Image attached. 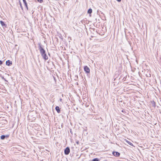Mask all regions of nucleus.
Instances as JSON below:
<instances>
[{
  "mask_svg": "<svg viewBox=\"0 0 161 161\" xmlns=\"http://www.w3.org/2000/svg\"><path fill=\"white\" fill-rule=\"evenodd\" d=\"M38 45L39 46V49L41 55L46 53V51L43 48L42 45L41 44V43H39Z\"/></svg>",
  "mask_w": 161,
  "mask_h": 161,
  "instance_id": "1",
  "label": "nucleus"
},
{
  "mask_svg": "<svg viewBox=\"0 0 161 161\" xmlns=\"http://www.w3.org/2000/svg\"><path fill=\"white\" fill-rule=\"evenodd\" d=\"M70 152L69 147H66L64 150V154L66 155H68L69 154Z\"/></svg>",
  "mask_w": 161,
  "mask_h": 161,
  "instance_id": "2",
  "label": "nucleus"
},
{
  "mask_svg": "<svg viewBox=\"0 0 161 161\" xmlns=\"http://www.w3.org/2000/svg\"><path fill=\"white\" fill-rule=\"evenodd\" d=\"M112 154L114 156L116 157H119L120 155V153L117 152H112Z\"/></svg>",
  "mask_w": 161,
  "mask_h": 161,
  "instance_id": "3",
  "label": "nucleus"
},
{
  "mask_svg": "<svg viewBox=\"0 0 161 161\" xmlns=\"http://www.w3.org/2000/svg\"><path fill=\"white\" fill-rule=\"evenodd\" d=\"M9 137V135H2L0 137V138L1 140H4L5 138H7Z\"/></svg>",
  "mask_w": 161,
  "mask_h": 161,
  "instance_id": "4",
  "label": "nucleus"
},
{
  "mask_svg": "<svg viewBox=\"0 0 161 161\" xmlns=\"http://www.w3.org/2000/svg\"><path fill=\"white\" fill-rule=\"evenodd\" d=\"M84 70L86 73H89L90 72V69L86 66L84 67Z\"/></svg>",
  "mask_w": 161,
  "mask_h": 161,
  "instance_id": "5",
  "label": "nucleus"
},
{
  "mask_svg": "<svg viewBox=\"0 0 161 161\" xmlns=\"http://www.w3.org/2000/svg\"><path fill=\"white\" fill-rule=\"evenodd\" d=\"M44 59L47 60L48 59V57L46 53L41 55Z\"/></svg>",
  "mask_w": 161,
  "mask_h": 161,
  "instance_id": "6",
  "label": "nucleus"
},
{
  "mask_svg": "<svg viewBox=\"0 0 161 161\" xmlns=\"http://www.w3.org/2000/svg\"><path fill=\"white\" fill-rule=\"evenodd\" d=\"M44 59L47 60L48 59V57L46 53L41 55Z\"/></svg>",
  "mask_w": 161,
  "mask_h": 161,
  "instance_id": "7",
  "label": "nucleus"
},
{
  "mask_svg": "<svg viewBox=\"0 0 161 161\" xmlns=\"http://www.w3.org/2000/svg\"><path fill=\"white\" fill-rule=\"evenodd\" d=\"M6 64L7 65L10 66H11L12 64V62L11 61H10L9 60H7L6 61Z\"/></svg>",
  "mask_w": 161,
  "mask_h": 161,
  "instance_id": "8",
  "label": "nucleus"
},
{
  "mask_svg": "<svg viewBox=\"0 0 161 161\" xmlns=\"http://www.w3.org/2000/svg\"><path fill=\"white\" fill-rule=\"evenodd\" d=\"M0 23L3 27H7V25L4 23V22L3 21L1 20L0 21Z\"/></svg>",
  "mask_w": 161,
  "mask_h": 161,
  "instance_id": "9",
  "label": "nucleus"
},
{
  "mask_svg": "<svg viewBox=\"0 0 161 161\" xmlns=\"http://www.w3.org/2000/svg\"><path fill=\"white\" fill-rule=\"evenodd\" d=\"M23 1L25 5V6L27 9L28 10V7L27 3L26 2V0H23Z\"/></svg>",
  "mask_w": 161,
  "mask_h": 161,
  "instance_id": "10",
  "label": "nucleus"
},
{
  "mask_svg": "<svg viewBox=\"0 0 161 161\" xmlns=\"http://www.w3.org/2000/svg\"><path fill=\"white\" fill-rule=\"evenodd\" d=\"M55 109L58 113H59L60 112V108L58 106H56L55 107Z\"/></svg>",
  "mask_w": 161,
  "mask_h": 161,
  "instance_id": "11",
  "label": "nucleus"
},
{
  "mask_svg": "<svg viewBox=\"0 0 161 161\" xmlns=\"http://www.w3.org/2000/svg\"><path fill=\"white\" fill-rule=\"evenodd\" d=\"M92 12V9L91 8H89L88 11H87V13L88 14H91Z\"/></svg>",
  "mask_w": 161,
  "mask_h": 161,
  "instance_id": "12",
  "label": "nucleus"
},
{
  "mask_svg": "<svg viewBox=\"0 0 161 161\" xmlns=\"http://www.w3.org/2000/svg\"><path fill=\"white\" fill-rule=\"evenodd\" d=\"M126 142L130 145L133 146V144L129 141L126 140Z\"/></svg>",
  "mask_w": 161,
  "mask_h": 161,
  "instance_id": "13",
  "label": "nucleus"
},
{
  "mask_svg": "<svg viewBox=\"0 0 161 161\" xmlns=\"http://www.w3.org/2000/svg\"><path fill=\"white\" fill-rule=\"evenodd\" d=\"M99 161V159L98 158H95L93 159L92 160V161Z\"/></svg>",
  "mask_w": 161,
  "mask_h": 161,
  "instance_id": "14",
  "label": "nucleus"
},
{
  "mask_svg": "<svg viewBox=\"0 0 161 161\" xmlns=\"http://www.w3.org/2000/svg\"><path fill=\"white\" fill-rule=\"evenodd\" d=\"M19 4H20V8L23 10V7H22V4H21V2H20V1H19Z\"/></svg>",
  "mask_w": 161,
  "mask_h": 161,
  "instance_id": "15",
  "label": "nucleus"
},
{
  "mask_svg": "<svg viewBox=\"0 0 161 161\" xmlns=\"http://www.w3.org/2000/svg\"><path fill=\"white\" fill-rule=\"evenodd\" d=\"M146 75L147 77H150L151 76V75L150 74H146Z\"/></svg>",
  "mask_w": 161,
  "mask_h": 161,
  "instance_id": "16",
  "label": "nucleus"
},
{
  "mask_svg": "<svg viewBox=\"0 0 161 161\" xmlns=\"http://www.w3.org/2000/svg\"><path fill=\"white\" fill-rule=\"evenodd\" d=\"M37 1L40 3H42L43 2V0H37Z\"/></svg>",
  "mask_w": 161,
  "mask_h": 161,
  "instance_id": "17",
  "label": "nucleus"
},
{
  "mask_svg": "<svg viewBox=\"0 0 161 161\" xmlns=\"http://www.w3.org/2000/svg\"><path fill=\"white\" fill-rule=\"evenodd\" d=\"M3 64V61L1 60H0V65L2 64Z\"/></svg>",
  "mask_w": 161,
  "mask_h": 161,
  "instance_id": "18",
  "label": "nucleus"
},
{
  "mask_svg": "<svg viewBox=\"0 0 161 161\" xmlns=\"http://www.w3.org/2000/svg\"><path fill=\"white\" fill-rule=\"evenodd\" d=\"M116 0L119 2H120L121 1V0Z\"/></svg>",
  "mask_w": 161,
  "mask_h": 161,
  "instance_id": "19",
  "label": "nucleus"
},
{
  "mask_svg": "<svg viewBox=\"0 0 161 161\" xmlns=\"http://www.w3.org/2000/svg\"><path fill=\"white\" fill-rule=\"evenodd\" d=\"M76 143L77 144H79V142L78 141H77V142H76Z\"/></svg>",
  "mask_w": 161,
  "mask_h": 161,
  "instance_id": "20",
  "label": "nucleus"
},
{
  "mask_svg": "<svg viewBox=\"0 0 161 161\" xmlns=\"http://www.w3.org/2000/svg\"><path fill=\"white\" fill-rule=\"evenodd\" d=\"M59 100H60V102H61L62 101V99L61 98Z\"/></svg>",
  "mask_w": 161,
  "mask_h": 161,
  "instance_id": "21",
  "label": "nucleus"
},
{
  "mask_svg": "<svg viewBox=\"0 0 161 161\" xmlns=\"http://www.w3.org/2000/svg\"><path fill=\"white\" fill-rule=\"evenodd\" d=\"M122 112H124V111H123V110H122Z\"/></svg>",
  "mask_w": 161,
  "mask_h": 161,
  "instance_id": "22",
  "label": "nucleus"
},
{
  "mask_svg": "<svg viewBox=\"0 0 161 161\" xmlns=\"http://www.w3.org/2000/svg\"><path fill=\"white\" fill-rule=\"evenodd\" d=\"M2 79H4V77H2Z\"/></svg>",
  "mask_w": 161,
  "mask_h": 161,
  "instance_id": "23",
  "label": "nucleus"
},
{
  "mask_svg": "<svg viewBox=\"0 0 161 161\" xmlns=\"http://www.w3.org/2000/svg\"><path fill=\"white\" fill-rule=\"evenodd\" d=\"M71 130H70V132L71 133V132H72V131H71Z\"/></svg>",
  "mask_w": 161,
  "mask_h": 161,
  "instance_id": "24",
  "label": "nucleus"
},
{
  "mask_svg": "<svg viewBox=\"0 0 161 161\" xmlns=\"http://www.w3.org/2000/svg\"><path fill=\"white\" fill-rule=\"evenodd\" d=\"M71 130H70V132L71 133V132H72V131H71Z\"/></svg>",
  "mask_w": 161,
  "mask_h": 161,
  "instance_id": "25",
  "label": "nucleus"
}]
</instances>
